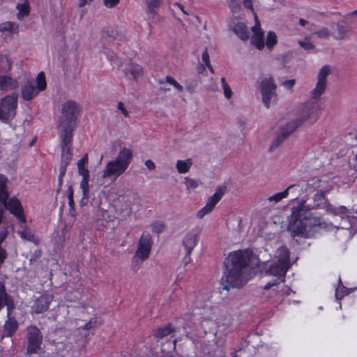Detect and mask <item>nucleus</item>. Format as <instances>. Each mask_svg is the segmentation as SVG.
<instances>
[{"instance_id": "13", "label": "nucleus", "mask_w": 357, "mask_h": 357, "mask_svg": "<svg viewBox=\"0 0 357 357\" xmlns=\"http://www.w3.org/2000/svg\"><path fill=\"white\" fill-rule=\"evenodd\" d=\"M61 142V164L68 165L72 159V139L73 133L59 132Z\"/></svg>"}, {"instance_id": "33", "label": "nucleus", "mask_w": 357, "mask_h": 357, "mask_svg": "<svg viewBox=\"0 0 357 357\" xmlns=\"http://www.w3.org/2000/svg\"><path fill=\"white\" fill-rule=\"evenodd\" d=\"M329 211H331L335 215H338L342 218V217H348L350 216L349 213H355V212H353L351 209V211L349 212V210L345 206H340L338 208H333L329 210Z\"/></svg>"}, {"instance_id": "10", "label": "nucleus", "mask_w": 357, "mask_h": 357, "mask_svg": "<svg viewBox=\"0 0 357 357\" xmlns=\"http://www.w3.org/2000/svg\"><path fill=\"white\" fill-rule=\"evenodd\" d=\"M259 88L262 95V102L266 108H269L273 100L277 97V85L272 77L262 79Z\"/></svg>"}, {"instance_id": "16", "label": "nucleus", "mask_w": 357, "mask_h": 357, "mask_svg": "<svg viewBox=\"0 0 357 357\" xmlns=\"http://www.w3.org/2000/svg\"><path fill=\"white\" fill-rule=\"evenodd\" d=\"M152 241L151 235L147 232H143L139 241L136 255L142 260L147 259L151 249Z\"/></svg>"}, {"instance_id": "34", "label": "nucleus", "mask_w": 357, "mask_h": 357, "mask_svg": "<svg viewBox=\"0 0 357 357\" xmlns=\"http://www.w3.org/2000/svg\"><path fill=\"white\" fill-rule=\"evenodd\" d=\"M294 187V185H289L286 190H284L283 192L276 193L271 197H268V201L270 202H275V203L279 202L280 200H282L283 198H285L287 197L289 194V190Z\"/></svg>"}, {"instance_id": "5", "label": "nucleus", "mask_w": 357, "mask_h": 357, "mask_svg": "<svg viewBox=\"0 0 357 357\" xmlns=\"http://www.w3.org/2000/svg\"><path fill=\"white\" fill-rule=\"evenodd\" d=\"M304 205H298L291 208V215L288 225V231L294 238H310V231L303 216L305 215Z\"/></svg>"}, {"instance_id": "26", "label": "nucleus", "mask_w": 357, "mask_h": 357, "mask_svg": "<svg viewBox=\"0 0 357 357\" xmlns=\"http://www.w3.org/2000/svg\"><path fill=\"white\" fill-rule=\"evenodd\" d=\"M146 7V13L154 17L162 3V0H144Z\"/></svg>"}, {"instance_id": "32", "label": "nucleus", "mask_w": 357, "mask_h": 357, "mask_svg": "<svg viewBox=\"0 0 357 357\" xmlns=\"http://www.w3.org/2000/svg\"><path fill=\"white\" fill-rule=\"evenodd\" d=\"M337 34L335 35V38L337 40H343L346 38L349 29L341 22H338L336 24Z\"/></svg>"}, {"instance_id": "23", "label": "nucleus", "mask_w": 357, "mask_h": 357, "mask_svg": "<svg viewBox=\"0 0 357 357\" xmlns=\"http://www.w3.org/2000/svg\"><path fill=\"white\" fill-rule=\"evenodd\" d=\"M310 211H305V215L303 218L305 223L307 225V229L310 231L311 235L312 228L321 225V220L319 217H316L312 213L309 212Z\"/></svg>"}, {"instance_id": "49", "label": "nucleus", "mask_w": 357, "mask_h": 357, "mask_svg": "<svg viewBox=\"0 0 357 357\" xmlns=\"http://www.w3.org/2000/svg\"><path fill=\"white\" fill-rule=\"evenodd\" d=\"M93 327V323L92 321L90 320L89 322L86 323L84 326L79 327L78 330H79V333H82L81 331H86L83 333V335L86 337V336L89 335V333H86V332L91 329Z\"/></svg>"}, {"instance_id": "7", "label": "nucleus", "mask_w": 357, "mask_h": 357, "mask_svg": "<svg viewBox=\"0 0 357 357\" xmlns=\"http://www.w3.org/2000/svg\"><path fill=\"white\" fill-rule=\"evenodd\" d=\"M289 254V250L287 247L279 248L275 252L274 261L270 265L267 273L284 279L290 267Z\"/></svg>"}, {"instance_id": "8", "label": "nucleus", "mask_w": 357, "mask_h": 357, "mask_svg": "<svg viewBox=\"0 0 357 357\" xmlns=\"http://www.w3.org/2000/svg\"><path fill=\"white\" fill-rule=\"evenodd\" d=\"M36 86L33 83H26L22 86L21 89L22 97L24 100H31L36 97L38 93L45 89L47 84L45 77V73L40 72L36 78Z\"/></svg>"}, {"instance_id": "62", "label": "nucleus", "mask_w": 357, "mask_h": 357, "mask_svg": "<svg viewBox=\"0 0 357 357\" xmlns=\"http://www.w3.org/2000/svg\"><path fill=\"white\" fill-rule=\"evenodd\" d=\"M238 6V3H236V0H229V6L234 8Z\"/></svg>"}, {"instance_id": "29", "label": "nucleus", "mask_w": 357, "mask_h": 357, "mask_svg": "<svg viewBox=\"0 0 357 357\" xmlns=\"http://www.w3.org/2000/svg\"><path fill=\"white\" fill-rule=\"evenodd\" d=\"M174 328L169 324L164 327L158 328L154 333V336L156 338H163L174 332Z\"/></svg>"}, {"instance_id": "20", "label": "nucleus", "mask_w": 357, "mask_h": 357, "mask_svg": "<svg viewBox=\"0 0 357 357\" xmlns=\"http://www.w3.org/2000/svg\"><path fill=\"white\" fill-rule=\"evenodd\" d=\"M18 328V322L13 317H9L3 326L2 337H10L14 335Z\"/></svg>"}, {"instance_id": "39", "label": "nucleus", "mask_w": 357, "mask_h": 357, "mask_svg": "<svg viewBox=\"0 0 357 357\" xmlns=\"http://www.w3.org/2000/svg\"><path fill=\"white\" fill-rule=\"evenodd\" d=\"M165 82L169 83L171 85H173L178 91H183V86L178 83L173 77L170 76H167L165 80H160V84H164Z\"/></svg>"}, {"instance_id": "30", "label": "nucleus", "mask_w": 357, "mask_h": 357, "mask_svg": "<svg viewBox=\"0 0 357 357\" xmlns=\"http://www.w3.org/2000/svg\"><path fill=\"white\" fill-rule=\"evenodd\" d=\"M88 163V156L86 154L77 162L78 173L82 176L89 175V172L86 166Z\"/></svg>"}, {"instance_id": "46", "label": "nucleus", "mask_w": 357, "mask_h": 357, "mask_svg": "<svg viewBox=\"0 0 357 357\" xmlns=\"http://www.w3.org/2000/svg\"><path fill=\"white\" fill-rule=\"evenodd\" d=\"M296 84L295 79H291L286 81H284L281 83V85L283 86L286 89L293 91V87Z\"/></svg>"}, {"instance_id": "55", "label": "nucleus", "mask_w": 357, "mask_h": 357, "mask_svg": "<svg viewBox=\"0 0 357 357\" xmlns=\"http://www.w3.org/2000/svg\"><path fill=\"white\" fill-rule=\"evenodd\" d=\"M144 165L149 170H153L155 168V163L151 160H146Z\"/></svg>"}, {"instance_id": "17", "label": "nucleus", "mask_w": 357, "mask_h": 357, "mask_svg": "<svg viewBox=\"0 0 357 357\" xmlns=\"http://www.w3.org/2000/svg\"><path fill=\"white\" fill-rule=\"evenodd\" d=\"M255 24L252 27L253 35L251 37V44L258 50L264 47V31L261 29L260 22L256 13H255Z\"/></svg>"}, {"instance_id": "64", "label": "nucleus", "mask_w": 357, "mask_h": 357, "mask_svg": "<svg viewBox=\"0 0 357 357\" xmlns=\"http://www.w3.org/2000/svg\"><path fill=\"white\" fill-rule=\"evenodd\" d=\"M5 301H6V299L1 298V299H0V310L5 305Z\"/></svg>"}, {"instance_id": "60", "label": "nucleus", "mask_w": 357, "mask_h": 357, "mask_svg": "<svg viewBox=\"0 0 357 357\" xmlns=\"http://www.w3.org/2000/svg\"><path fill=\"white\" fill-rule=\"evenodd\" d=\"M87 3V0H78V6L82 8Z\"/></svg>"}, {"instance_id": "22", "label": "nucleus", "mask_w": 357, "mask_h": 357, "mask_svg": "<svg viewBox=\"0 0 357 357\" xmlns=\"http://www.w3.org/2000/svg\"><path fill=\"white\" fill-rule=\"evenodd\" d=\"M233 31L243 41H246L250 38L249 31L246 25L241 22L235 24L232 28Z\"/></svg>"}, {"instance_id": "15", "label": "nucleus", "mask_w": 357, "mask_h": 357, "mask_svg": "<svg viewBox=\"0 0 357 357\" xmlns=\"http://www.w3.org/2000/svg\"><path fill=\"white\" fill-rule=\"evenodd\" d=\"M331 69L328 66L321 68L317 76V82L315 88L312 91V98H319L325 91L327 86V76L330 74Z\"/></svg>"}, {"instance_id": "11", "label": "nucleus", "mask_w": 357, "mask_h": 357, "mask_svg": "<svg viewBox=\"0 0 357 357\" xmlns=\"http://www.w3.org/2000/svg\"><path fill=\"white\" fill-rule=\"evenodd\" d=\"M17 106V97L8 95L0 100V119L9 120L14 118L16 114Z\"/></svg>"}, {"instance_id": "40", "label": "nucleus", "mask_w": 357, "mask_h": 357, "mask_svg": "<svg viewBox=\"0 0 357 357\" xmlns=\"http://www.w3.org/2000/svg\"><path fill=\"white\" fill-rule=\"evenodd\" d=\"M89 175L83 176L82 180L80 182V188L82 189V194H89Z\"/></svg>"}, {"instance_id": "27", "label": "nucleus", "mask_w": 357, "mask_h": 357, "mask_svg": "<svg viewBox=\"0 0 357 357\" xmlns=\"http://www.w3.org/2000/svg\"><path fill=\"white\" fill-rule=\"evenodd\" d=\"M341 220L342 222L340 224V225L337 227V228L349 229L352 227H354L356 224L357 223V217H355L354 215L342 217Z\"/></svg>"}, {"instance_id": "41", "label": "nucleus", "mask_w": 357, "mask_h": 357, "mask_svg": "<svg viewBox=\"0 0 357 357\" xmlns=\"http://www.w3.org/2000/svg\"><path fill=\"white\" fill-rule=\"evenodd\" d=\"M151 230L153 232L160 234L165 229V224L161 221H155L151 225Z\"/></svg>"}, {"instance_id": "35", "label": "nucleus", "mask_w": 357, "mask_h": 357, "mask_svg": "<svg viewBox=\"0 0 357 357\" xmlns=\"http://www.w3.org/2000/svg\"><path fill=\"white\" fill-rule=\"evenodd\" d=\"M11 68V63L6 55H0V71L8 72Z\"/></svg>"}, {"instance_id": "50", "label": "nucleus", "mask_w": 357, "mask_h": 357, "mask_svg": "<svg viewBox=\"0 0 357 357\" xmlns=\"http://www.w3.org/2000/svg\"><path fill=\"white\" fill-rule=\"evenodd\" d=\"M68 205L72 208L74 207V200H73V190L72 186H70L68 189Z\"/></svg>"}, {"instance_id": "45", "label": "nucleus", "mask_w": 357, "mask_h": 357, "mask_svg": "<svg viewBox=\"0 0 357 357\" xmlns=\"http://www.w3.org/2000/svg\"><path fill=\"white\" fill-rule=\"evenodd\" d=\"M314 34L319 38H328L331 36L329 30L326 27L317 31Z\"/></svg>"}, {"instance_id": "54", "label": "nucleus", "mask_w": 357, "mask_h": 357, "mask_svg": "<svg viewBox=\"0 0 357 357\" xmlns=\"http://www.w3.org/2000/svg\"><path fill=\"white\" fill-rule=\"evenodd\" d=\"M202 59L203 62L206 65L207 63H210L209 54L208 53L207 49L204 50L202 55Z\"/></svg>"}, {"instance_id": "19", "label": "nucleus", "mask_w": 357, "mask_h": 357, "mask_svg": "<svg viewBox=\"0 0 357 357\" xmlns=\"http://www.w3.org/2000/svg\"><path fill=\"white\" fill-rule=\"evenodd\" d=\"M124 73L128 79L137 82L143 75V68L140 65L130 62L126 67Z\"/></svg>"}, {"instance_id": "58", "label": "nucleus", "mask_w": 357, "mask_h": 357, "mask_svg": "<svg viewBox=\"0 0 357 357\" xmlns=\"http://www.w3.org/2000/svg\"><path fill=\"white\" fill-rule=\"evenodd\" d=\"M40 255H41L40 250H36L34 252V253L31 255L30 261L32 262L33 261H36V259L40 257Z\"/></svg>"}, {"instance_id": "31", "label": "nucleus", "mask_w": 357, "mask_h": 357, "mask_svg": "<svg viewBox=\"0 0 357 357\" xmlns=\"http://www.w3.org/2000/svg\"><path fill=\"white\" fill-rule=\"evenodd\" d=\"M97 215L100 217V218H101L103 221H105L107 223L113 222L116 218L114 214L111 213L107 210L102 208H100L97 211Z\"/></svg>"}, {"instance_id": "1", "label": "nucleus", "mask_w": 357, "mask_h": 357, "mask_svg": "<svg viewBox=\"0 0 357 357\" xmlns=\"http://www.w3.org/2000/svg\"><path fill=\"white\" fill-rule=\"evenodd\" d=\"M253 258L251 252L238 250L230 253L225 261V269L221 278L223 289L229 290L230 287L241 288L249 280V264Z\"/></svg>"}, {"instance_id": "3", "label": "nucleus", "mask_w": 357, "mask_h": 357, "mask_svg": "<svg viewBox=\"0 0 357 357\" xmlns=\"http://www.w3.org/2000/svg\"><path fill=\"white\" fill-rule=\"evenodd\" d=\"M132 158V151L126 147L121 149L116 158L108 162L102 171V177L105 178L110 176L117 178L128 167Z\"/></svg>"}, {"instance_id": "56", "label": "nucleus", "mask_w": 357, "mask_h": 357, "mask_svg": "<svg viewBox=\"0 0 357 357\" xmlns=\"http://www.w3.org/2000/svg\"><path fill=\"white\" fill-rule=\"evenodd\" d=\"M243 5L245 8L252 10V12L254 11L252 0H243Z\"/></svg>"}, {"instance_id": "43", "label": "nucleus", "mask_w": 357, "mask_h": 357, "mask_svg": "<svg viewBox=\"0 0 357 357\" xmlns=\"http://www.w3.org/2000/svg\"><path fill=\"white\" fill-rule=\"evenodd\" d=\"M221 82L222 84L225 96L228 99L230 98L232 96V91L229 84L226 82L225 77L221 78Z\"/></svg>"}, {"instance_id": "51", "label": "nucleus", "mask_w": 357, "mask_h": 357, "mask_svg": "<svg viewBox=\"0 0 357 357\" xmlns=\"http://www.w3.org/2000/svg\"><path fill=\"white\" fill-rule=\"evenodd\" d=\"M67 165L61 164L59 167V185L61 186L62 184L63 177L66 174Z\"/></svg>"}, {"instance_id": "28", "label": "nucleus", "mask_w": 357, "mask_h": 357, "mask_svg": "<svg viewBox=\"0 0 357 357\" xmlns=\"http://www.w3.org/2000/svg\"><path fill=\"white\" fill-rule=\"evenodd\" d=\"M192 165V160L190 158L185 160H178L176 162V167L180 174L187 173Z\"/></svg>"}, {"instance_id": "42", "label": "nucleus", "mask_w": 357, "mask_h": 357, "mask_svg": "<svg viewBox=\"0 0 357 357\" xmlns=\"http://www.w3.org/2000/svg\"><path fill=\"white\" fill-rule=\"evenodd\" d=\"M5 305L7 307V318L12 317V312L15 308V305L10 296L6 298Z\"/></svg>"}, {"instance_id": "36", "label": "nucleus", "mask_w": 357, "mask_h": 357, "mask_svg": "<svg viewBox=\"0 0 357 357\" xmlns=\"http://www.w3.org/2000/svg\"><path fill=\"white\" fill-rule=\"evenodd\" d=\"M17 8L19 10L17 17L20 20H22L25 16L29 14V6L28 4H18Z\"/></svg>"}, {"instance_id": "9", "label": "nucleus", "mask_w": 357, "mask_h": 357, "mask_svg": "<svg viewBox=\"0 0 357 357\" xmlns=\"http://www.w3.org/2000/svg\"><path fill=\"white\" fill-rule=\"evenodd\" d=\"M27 337L26 352L29 354H37L41 349L43 335L36 326H29L26 328Z\"/></svg>"}, {"instance_id": "14", "label": "nucleus", "mask_w": 357, "mask_h": 357, "mask_svg": "<svg viewBox=\"0 0 357 357\" xmlns=\"http://www.w3.org/2000/svg\"><path fill=\"white\" fill-rule=\"evenodd\" d=\"M326 191H319L314 195L312 199L313 204H307L305 201H303L299 205H304V211H310L312 209L324 208L329 211L332 208V205L329 204L326 198Z\"/></svg>"}, {"instance_id": "37", "label": "nucleus", "mask_w": 357, "mask_h": 357, "mask_svg": "<svg viewBox=\"0 0 357 357\" xmlns=\"http://www.w3.org/2000/svg\"><path fill=\"white\" fill-rule=\"evenodd\" d=\"M277 36L273 31H268L266 40V45L268 49L271 50L277 43Z\"/></svg>"}, {"instance_id": "61", "label": "nucleus", "mask_w": 357, "mask_h": 357, "mask_svg": "<svg viewBox=\"0 0 357 357\" xmlns=\"http://www.w3.org/2000/svg\"><path fill=\"white\" fill-rule=\"evenodd\" d=\"M205 70V66L203 64L199 63L197 67V71L199 73H202Z\"/></svg>"}, {"instance_id": "53", "label": "nucleus", "mask_w": 357, "mask_h": 357, "mask_svg": "<svg viewBox=\"0 0 357 357\" xmlns=\"http://www.w3.org/2000/svg\"><path fill=\"white\" fill-rule=\"evenodd\" d=\"M117 107L121 112V113L123 114L125 117H127L128 116V112L125 108L123 103L122 102H118Z\"/></svg>"}, {"instance_id": "25", "label": "nucleus", "mask_w": 357, "mask_h": 357, "mask_svg": "<svg viewBox=\"0 0 357 357\" xmlns=\"http://www.w3.org/2000/svg\"><path fill=\"white\" fill-rule=\"evenodd\" d=\"M0 32L8 33L10 35L17 34L19 24L14 22L7 21L0 24Z\"/></svg>"}, {"instance_id": "48", "label": "nucleus", "mask_w": 357, "mask_h": 357, "mask_svg": "<svg viewBox=\"0 0 357 357\" xmlns=\"http://www.w3.org/2000/svg\"><path fill=\"white\" fill-rule=\"evenodd\" d=\"M299 45L305 50H310L314 49V45L308 40L305 39L304 41H299Z\"/></svg>"}, {"instance_id": "4", "label": "nucleus", "mask_w": 357, "mask_h": 357, "mask_svg": "<svg viewBox=\"0 0 357 357\" xmlns=\"http://www.w3.org/2000/svg\"><path fill=\"white\" fill-rule=\"evenodd\" d=\"M8 181L6 176L0 174V204H2L20 222L25 223L26 217L24 215V209L20 200L15 197L8 200L9 197L7 188Z\"/></svg>"}, {"instance_id": "47", "label": "nucleus", "mask_w": 357, "mask_h": 357, "mask_svg": "<svg viewBox=\"0 0 357 357\" xmlns=\"http://www.w3.org/2000/svg\"><path fill=\"white\" fill-rule=\"evenodd\" d=\"M281 282H284V279L278 277L277 278L273 280L272 281L268 282L264 286V289H269L272 287L275 286V285L280 284Z\"/></svg>"}, {"instance_id": "38", "label": "nucleus", "mask_w": 357, "mask_h": 357, "mask_svg": "<svg viewBox=\"0 0 357 357\" xmlns=\"http://www.w3.org/2000/svg\"><path fill=\"white\" fill-rule=\"evenodd\" d=\"M20 237L28 241H34V235L31 232V229L27 228H24L22 230L18 231Z\"/></svg>"}, {"instance_id": "2", "label": "nucleus", "mask_w": 357, "mask_h": 357, "mask_svg": "<svg viewBox=\"0 0 357 357\" xmlns=\"http://www.w3.org/2000/svg\"><path fill=\"white\" fill-rule=\"evenodd\" d=\"M318 111L319 102L317 101L310 100L303 103L298 109L296 118L280 128L270 146V151H272L277 149L297 128L305 122L314 123L318 119Z\"/></svg>"}, {"instance_id": "21", "label": "nucleus", "mask_w": 357, "mask_h": 357, "mask_svg": "<svg viewBox=\"0 0 357 357\" xmlns=\"http://www.w3.org/2000/svg\"><path fill=\"white\" fill-rule=\"evenodd\" d=\"M197 243V235L194 233H188L183 240V245L186 250V255L189 256L196 246Z\"/></svg>"}, {"instance_id": "18", "label": "nucleus", "mask_w": 357, "mask_h": 357, "mask_svg": "<svg viewBox=\"0 0 357 357\" xmlns=\"http://www.w3.org/2000/svg\"><path fill=\"white\" fill-rule=\"evenodd\" d=\"M53 301V296L50 294H43L38 298L33 306L32 311L36 314H40L47 311L49 308L50 304Z\"/></svg>"}, {"instance_id": "63", "label": "nucleus", "mask_w": 357, "mask_h": 357, "mask_svg": "<svg viewBox=\"0 0 357 357\" xmlns=\"http://www.w3.org/2000/svg\"><path fill=\"white\" fill-rule=\"evenodd\" d=\"M299 23L301 26H304L307 24V22L304 19H300Z\"/></svg>"}, {"instance_id": "44", "label": "nucleus", "mask_w": 357, "mask_h": 357, "mask_svg": "<svg viewBox=\"0 0 357 357\" xmlns=\"http://www.w3.org/2000/svg\"><path fill=\"white\" fill-rule=\"evenodd\" d=\"M185 183L187 190L195 189L199 185V181L192 178L186 177L185 178Z\"/></svg>"}, {"instance_id": "52", "label": "nucleus", "mask_w": 357, "mask_h": 357, "mask_svg": "<svg viewBox=\"0 0 357 357\" xmlns=\"http://www.w3.org/2000/svg\"><path fill=\"white\" fill-rule=\"evenodd\" d=\"M103 3L107 8H114L119 3V0H103Z\"/></svg>"}, {"instance_id": "6", "label": "nucleus", "mask_w": 357, "mask_h": 357, "mask_svg": "<svg viewBox=\"0 0 357 357\" xmlns=\"http://www.w3.org/2000/svg\"><path fill=\"white\" fill-rule=\"evenodd\" d=\"M79 112V105L73 100L67 101L63 105L58 126L59 132L72 133Z\"/></svg>"}, {"instance_id": "12", "label": "nucleus", "mask_w": 357, "mask_h": 357, "mask_svg": "<svg viewBox=\"0 0 357 357\" xmlns=\"http://www.w3.org/2000/svg\"><path fill=\"white\" fill-rule=\"evenodd\" d=\"M226 191L227 186L225 185L217 186L215 193L208 197L206 205L197 212V217L202 219L206 215L210 213L213 210L215 205L222 199L223 195L226 193Z\"/></svg>"}, {"instance_id": "57", "label": "nucleus", "mask_w": 357, "mask_h": 357, "mask_svg": "<svg viewBox=\"0 0 357 357\" xmlns=\"http://www.w3.org/2000/svg\"><path fill=\"white\" fill-rule=\"evenodd\" d=\"M89 197V194H86V195H85V194H82V197L80 200V205L81 206L86 205L88 204Z\"/></svg>"}, {"instance_id": "24", "label": "nucleus", "mask_w": 357, "mask_h": 357, "mask_svg": "<svg viewBox=\"0 0 357 357\" xmlns=\"http://www.w3.org/2000/svg\"><path fill=\"white\" fill-rule=\"evenodd\" d=\"M17 82L9 76L0 77V90H13L17 88Z\"/></svg>"}, {"instance_id": "59", "label": "nucleus", "mask_w": 357, "mask_h": 357, "mask_svg": "<svg viewBox=\"0 0 357 357\" xmlns=\"http://www.w3.org/2000/svg\"><path fill=\"white\" fill-rule=\"evenodd\" d=\"M353 15H357V10H356L350 13L347 14L346 15L344 16V18L345 20H348L349 17L353 16Z\"/></svg>"}]
</instances>
